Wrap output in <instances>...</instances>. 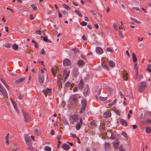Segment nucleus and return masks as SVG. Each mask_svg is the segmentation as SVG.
<instances>
[{
    "instance_id": "obj_45",
    "label": "nucleus",
    "mask_w": 151,
    "mask_h": 151,
    "mask_svg": "<svg viewBox=\"0 0 151 151\" xmlns=\"http://www.w3.org/2000/svg\"><path fill=\"white\" fill-rule=\"evenodd\" d=\"M31 6L34 10H37V7L36 6H35L34 4H32Z\"/></svg>"
},
{
    "instance_id": "obj_4",
    "label": "nucleus",
    "mask_w": 151,
    "mask_h": 151,
    "mask_svg": "<svg viewBox=\"0 0 151 151\" xmlns=\"http://www.w3.org/2000/svg\"><path fill=\"white\" fill-rule=\"evenodd\" d=\"M24 139L26 144L29 147V149L31 150L32 148L31 147L32 143L30 139V137L28 135H26L24 137Z\"/></svg>"
},
{
    "instance_id": "obj_12",
    "label": "nucleus",
    "mask_w": 151,
    "mask_h": 151,
    "mask_svg": "<svg viewBox=\"0 0 151 151\" xmlns=\"http://www.w3.org/2000/svg\"><path fill=\"white\" fill-rule=\"evenodd\" d=\"M69 72H67L66 70H64L63 71V76H65L64 79V81H65V80L67 79V78L69 76Z\"/></svg>"
},
{
    "instance_id": "obj_58",
    "label": "nucleus",
    "mask_w": 151,
    "mask_h": 151,
    "mask_svg": "<svg viewBox=\"0 0 151 151\" xmlns=\"http://www.w3.org/2000/svg\"><path fill=\"white\" fill-rule=\"evenodd\" d=\"M63 78H62V76L61 75H59L58 76V80H62Z\"/></svg>"
},
{
    "instance_id": "obj_60",
    "label": "nucleus",
    "mask_w": 151,
    "mask_h": 151,
    "mask_svg": "<svg viewBox=\"0 0 151 151\" xmlns=\"http://www.w3.org/2000/svg\"><path fill=\"white\" fill-rule=\"evenodd\" d=\"M23 97V95H22V94H20L19 95L18 98H19V99H22Z\"/></svg>"
},
{
    "instance_id": "obj_64",
    "label": "nucleus",
    "mask_w": 151,
    "mask_h": 151,
    "mask_svg": "<svg viewBox=\"0 0 151 151\" xmlns=\"http://www.w3.org/2000/svg\"><path fill=\"white\" fill-rule=\"evenodd\" d=\"M30 19L32 20L34 19V17H33V15L32 14H30Z\"/></svg>"
},
{
    "instance_id": "obj_14",
    "label": "nucleus",
    "mask_w": 151,
    "mask_h": 151,
    "mask_svg": "<svg viewBox=\"0 0 151 151\" xmlns=\"http://www.w3.org/2000/svg\"><path fill=\"white\" fill-rule=\"evenodd\" d=\"M96 52L99 54H101L103 53L104 51L101 48L97 47L96 48Z\"/></svg>"
},
{
    "instance_id": "obj_28",
    "label": "nucleus",
    "mask_w": 151,
    "mask_h": 151,
    "mask_svg": "<svg viewBox=\"0 0 151 151\" xmlns=\"http://www.w3.org/2000/svg\"><path fill=\"white\" fill-rule=\"evenodd\" d=\"M105 147L106 150H108L109 149L110 147V144L107 142L105 143Z\"/></svg>"
},
{
    "instance_id": "obj_52",
    "label": "nucleus",
    "mask_w": 151,
    "mask_h": 151,
    "mask_svg": "<svg viewBox=\"0 0 151 151\" xmlns=\"http://www.w3.org/2000/svg\"><path fill=\"white\" fill-rule=\"evenodd\" d=\"M119 151H125V150L122 148L121 145L119 147Z\"/></svg>"
},
{
    "instance_id": "obj_32",
    "label": "nucleus",
    "mask_w": 151,
    "mask_h": 151,
    "mask_svg": "<svg viewBox=\"0 0 151 151\" xmlns=\"http://www.w3.org/2000/svg\"><path fill=\"white\" fill-rule=\"evenodd\" d=\"M109 64L110 66L111 67H114L115 65L114 63L112 60H110L109 61Z\"/></svg>"
},
{
    "instance_id": "obj_48",
    "label": "nucleus",
    "mask_w": 151,
    "mask_h": 151,
    "mask_svg": "<svg viewBox=\"0 0 151 151\" xmlns=\"http://www.w3.org/2000/svg\"><path fill=\"white\" fill-rule=\"evenodd\" d=\"M73 51H74V52H75L77 53H79L80 51L79 50L77 49H73L72 50Z\"/></svg>"
},
{
    "instance_id": "obj_31",
    "label": "nucleus",
    "mask_w": 151,
    "mask_h": 151,
    "mask_svg": "<svg viewBox=\"0 0 151 151\" xmlns=\"http://www.w3.org/2000/svg\"><path fill=\"white\" fill-rule=\"evenodd\" d=\"M34 132L38 135H39L41 134V131L37 129H35L34 130Z\"/></svg>"
},
{
    "instance_id": "obj_47",
    "label": "nucleus",
    "mask_w": 151,
    "mask_h": 151,
    "mask_svg": "<svg viewBox=\"0 0 151 151\" xmlns=\"http://www.w3.org/2000/svg\"><path fill=\"white\" fill-rule=\"evenodd\" d=\"M100 100L102 101H104L107 99V98L106 97H101L100 98Z\"/></svg>"
},
{
    "instance_id": "obj_35",
    "label": "nucleus",
    "mask_w": 151,
    "mask_h": 151,
    "mask_svg": "<svg viewBox=\"0 0 151 151\" xmlns=\"http://www.w3.org/2000/svg\"><path fill=\"white\" fill-rule=\"evenodd\" d=\"M45 150L46 151H51V148L49 146H46L45 147Z\"/></svg>"
},
{
    "instance_id": "obj_46",
    "label": "nucleus",
    "mask_w": 151,
    "mask_h": 151,
    "mask_svg": "<svg viewBox=\"0 0 151 151\" xmlns=\"http://www.w3.org/2000/svg\"><path fill=\"white\" fill-rule=\"evenodd\" d=\"M119 35L122 38H124V37L123 35V33L121 31H119Z\"/></svg>"
},
{
    "instance_id": "obj_37",
    "label": "nucleus",
    "mask_w": 151,
    "mask_h": 151,
    "mask_svg": "<svg viewBox=\"0 0 151 151\" xmlns=\"http://www.w3.org/2000/svg\"><path fill=\"white\" fill-rule=\"evenodd\" d=\"M75 12L76 13V14L78 15L79 17H82V14L78 10H75Z\"/></svg>"
},
{
    "instance_id": "obj_62",
    "label": "nucleus",
    "mask_w": 151,
    "mask_h": 151,
    "mask_svg": "<svg viewBox=\"0 0 151 151\" xmlns=\"http://www.w3.org/2000/svg\"><path fill=\"white\" fill-rule=\"evenodd\" d=\"M48 40V39L47 37H44L43 38V40L45 42H47Z\"/></svg>"
},
{
    "instance_id": "obj_22",
    "label": "nucleus",
    "mask_w": 151,
    "mask_h": 151,
    "mask_svg": "<svg viewBox=\"0 0 151 151\" xmlns=\"http://www.w3.org/2000/svg\"><path fill=\"white\" fill-rule=\"evenodd\" d=\"M84 85V83L83 81L82 80H80L78 86L79 88L80 89H82Z\"/></svg>"
},
{
    "instance_id": "obj_3",
    "label": "nucleus",
    "mask_w": 151,
    "mask_h": 151,
    "mask_svg": "<svg viewBox=\"0 0 151 151\" xmlns=\"http://www.w3.org/2000/svg\"><path fill=\"white\" fill-rule=\"evenodd\" d=\"M78 119V116L76 114H73L70 117V122L71 124H73L75 122H77Z\"/></svg>"
},
{
    "instance_id": "obj_6",
    "label": "nucleus",
    "mask_w": 151,
    "mask_h": 151,
    "mask_svg": "<svg viewBox=\"0 0 151 151\" xmlns=\"http://www.w3.org/2000/svg\"><path fill=\"white\" fill-rule=\"evenodd\" d=\"M22 111L24 117L25 121L26 122H29L30 119V117L28 113L27 112L25 111L23 109L22 110Z\"/></svg>"
},
{
    "instance_id": "obj_5",
    "label": "nucleus",
    "mask_w": 151,
    "mask_h": 151,
    "mask_svg": "<svg viewBox=\"0 0 151 151\" xmlns=\"http://www.w3.org/2000/svg\"><path fill=\"white\" fill-rule=\"evenodd\" d=\"M0 91L4 96L6 98L8 97V96L6 91L0 83Z\"/></svg>"
},
{
    "instance_id": "obj_40",
    "label": "nucleus",
    "mask_w": 151,
    "mask_h": 151,
    "mask_svg": "<svg viewBox=\"0 0 151 151\" xmlns=\"http://www.w3.org/2000/svg\"><path fill=\"white\" fill-rule=\"evenodd\" d=\"M122 134L126 138V139L128 138V135H127V134L125 132L123 131L122 132Z\"/></svg>"
},
{
    "instance_id": "obj_10",
    "label": "nucleus",
    "mask_w": 151,
    "mask_h": 151,
    "mask_svg": "<svg viewBox=\"0 0 151 151\" xmlns=\"http://www.w3.org/2000/svg\"><path fill=\"white\" fill-rule=\"evenodd\" d=\"M122 77L125 81H127L128 78V73H127L125 72V71H124L122 73Z\"/></svg>"
},
{
    "instance_id": "obj_25",
    "label": "nucleus",
    "mask_w": 151,
    "mask_h": 151,
    "mask_svg": "<svg viewBox=\"0 0 151 151\" xmlns=\"http://www.w3.org/2000/svg\"><path fill=\"white\" fill-rule=\"evenodd\" d=\"M12 104L14 106V107L16 111L18 112H19L17 106V105L15 102L14 100L12 101Z\"/></svg>"
},
{
    "instance_id": "obj_26",
    "label": "nucleus",
    "mask_w": 151,
    "mask_h": 151,
    "mask_svg": "<svg viewBox=\"0 0 151 151\" xmlns=\"http://www.w3.org/2000/svg\"><path fill=\"white\" fill-rule=\"evenodd\" d=\"M132 60L134 63H136L137 60V58L134 53L132 54Z\"/></svg>"
},
{
    "instance_id": "obj_57",
    "label": "nucleus",
    "mask_w": 151,
    "mask_h": 151,
    "mask_svg": "<svg viewBox=\"0 0 151 151\" xmlns=\"http://www.w3.org/2000/svg\"><path fill=\"white\" fill-rule=\"evenodd\" d=\"M137 63H136L134 65V68L136 70V71L138 72V68L137 67Z\"/></svg>"
},
{
    "instance_id": "obj_9",
    "label": "nucleus",
    "mask_w": 151,
    "mask_h": 151,
    "mask_svg": "<svg viewBox=\"0 0 151 151\" xmlns=\"http://www.w3.org/2000/svg\"><path fill=\"white\" fill-rule=\"evenodd\" d=\"M63 65L64 66H66L70 64V61L68 59H65L63 60Z\"/></svg>"
},
{
    "instance_id": "obj_23",
    "label": "nucleus",
    "mask_w": 151,
    "mask_h": 151,
    "mask_svg": "<svg viewBox=\"0 0 151 151\" xmlns=\"http://www.w3.org/2000/svg\"><path fill=\"white\" fill-rule=\"evenodd\" d=\"M120 122L121 124L123 126H127V123L126 121L123 119H120Z\"/></svg>"
},
{
    "instance_id": "obj_16",
    "label": "nucleus",
    "mask_w": 151,
    "mask_h": 151,
    "mask_svg": "<svg viewBox=\"0 0 151 151\" xmlns=\"http://www.w3.org/2000/svg\"><path fill=\"white\" fill-rule=\"evenodd\" d=\"M113 144L114 147L115 149H118L119 146V143L118 140H116L113 143Z\"/></svg>"
},
{
    "instance_id": "obj_20",
    "label": "nucleus",
    "mask_w": 151,
    "mask_h": 151,
    "mask_svg": "<svg viewBox=\"0 0 151 151\" xmlns=\"http://www.w3.org/2000/svg\"><path fill=\"white\" fill-rule=\"evenodd\" d=\"M70 86L71 88H70L71 89L73 87V85L72 84H70V82H67L65 84V88H68Z\"/></svg>"
},
{
    "instance_id": "obj_19",
    "label": "nucleus",
    "mask_w": 151,
    "mask_h": 151,
    "mask_svg": "<svg viewBox=\"0 0 151 151\" xmlns=\"http://www.w3.org/2000/svg\"><path fill=\"white\" fill-rule=\"evenodd\" d=\"M111 115V112L109 111H107L104 114V117L105 118L110 117Z\"/></svg>"
},
{
    "instance_id": "obj_43",
    "label": "nucleus",
    "mask_w": 151,
    "mask_h": 151,
    "mask_svg": "<svg viewBox=\"0 0 151 151\" xmlns=\"http://www.w3.org/2000/svg\"><path fill=\"white\" fill-rule=\"evenodd\" d=\"M80 24L82 26H85L87 25V23L84 21H83L80 23Z\"/></svg>"
},
{
    "instance_id": "obj_50",
    "label": "nucleus",
    "mask_w": 151,
    "mask_h": 151,
    "mask_svg": "<svg viewBox=\"0 0 151 151\" xmlns=\"http://www.w3.org/2000/svg\"><path fill=\"white\" fill-rule=\"evenodd\" d=\"M102 65L105 68H106L107 69V65L105 63H102Z\"/></svg>"
},
{
    "instance_id": "obj_44",
    "label": "nucleus",
    "mask_w": 151,
    "mask_h": 151,
    "mask_svg": "<svg viewBox=\"0 0 151 151\" xmlns=\"http://www.w3.org/2000/svg\"><path fill=\"white\" fill-rule=\"evenodd\" d=\"M106 50L107 51H109L111 52H114V50L111 48L109 47H108L106 49Z\"/></svg>"
},
{
    "instance_id": "obj_42",
    "label": "nucleus",
    "mask_w": 151,
    "mask_h": 151,
    "mask_svg": "<svg viewBox=\"0 0 151 151\" xmlns=\"http://www.w3.org/2000/svg\"><path fill=\"white\" fill-rule=\"evenodd\" d=\"M40 53L42 55H45V52L44 49H42L40 51Z\"/></svg>"
},
{
    "instance_id": "obj_18",
    "label": "nucleus",
    "mask_w": 151,
    "mask_h": 151,
    "mask_svg": "<svg viewBox=\"0 0 151 151\" xmlns=\"http://www.w3.org/2000/svg\"><path fill=\"white\" fill-rule=\"evenodd\" d=\"M25 79V78H21L16 80L15 82L17 84H19L23 81Z\"/></svg>"
},
{
    "instance_id": "obj_11",
    "label": "nucleus",
    "mask_w": 151,
    "mask_h": 151,
    "mask_svg": "<svg viewBox=\"0 0 151 151\" xmlns=\"http://www.w3.org/2000/svg\"><path fill=\"white\" fill-rule=\"evenodd\" d=\"M39 75L38 81L40 83H42L44 79L43 75H42V74H39Z\"/></svg>"
},
{
    "instance_id": "obj_53",
    "label": "nucleus",
    "mask_w": 151,
    "mask_h": 151,
    "mask_svg": "<svg viewBox=\"0 0 151 151\" xmlns=\"http://www.w3.org/2000/svg\"><path fill=\"white\" fill-rule=\"evenodd\" d=\"M120 23L121 24L119 28V29H122V27L124 26V25L123 24L122 22H120Z\"/></svg>"
},
{
    "instance_id": "obj_21",
    "label": "nucleus",
    "mask_w": 151,
    "mask_h": 151,
    "mask_svg": "<svg viewBox=\"0 0 151 151\" xmlns=\"http://www.w3.org/2000/svg\"><path fill=\"white\" fill-rule=\"evenodd\" d=\"M9 134L8 133L6 135L5 137V139L6 140V143L7 145L9 144Z\"/></svg>"
},
{
    "instance_id": "obj_39",
    "label": "nucleus",
    "mask_w": 151,
    "mask_h": 151,
    "mask_svg": "<svg viewBox=\"0 0 151 151\" xmlns=\"http://www.w3.org/2000/svg\"><path fill=\"white\" fill-rule=\"evenodd\" d=\"M63 5L64 8L70 10V7L66 4H63Z\"/></svg>"
},
{
    "instance_id": "obj_17",
    "label": "nucleus",
    "mask_w": 151,
    "mask_h": 151,
    "mask_svg": "<svg viewBox=\"0 0 151 151\" xmlns=\"http://www.w3.org/2000/svg\"><path fill=\"white\" fill-rule=\"evenodd\" d=\"M0 80L1 82L3 83L8 90H9V88L8 85L6 84L5 81L2 78H1Z\"/></svg>"
},
{
    "instance_id": "obj_8",
    "label": "nucleus",
    "mask_w": 151,
    "mask_h": 151,
    "mask_svg": "<svg viewBox=\"0 0 151 151\" xmlns=\"http://www.w3.org/2000/svg\"><path fill=\"white\" fill-rule=\"evenodd\" d=\"M52 89L50 88H47L43 91V92L45 96L46 97L47 95H49L51 92Z\"/></svg>"
},
{
    "instance_id": "obj_38",
    "label": "nucleus",
    "mask_w": 151,
    "mask_h": 151,
    "mask_svg": "<svg viewBox=\"0 0 151 151\" xmlns=\"http://www.w3.org/2000/svg\"><path fill=\"white\" fill-rule=\"evenodd\" d=\"M114 111L118 115H120V112L118 110L116 109H114Z\"/></svg>"
},
{
    "instance_id": "obj_27",
    "label": "nucleus",
    "mask_w": 151,
    "mask_h": 151,
    "mask_svg": "<svg viewBox=\"0 0 151 151\" xmlns=\"http://www.w3.org/2000/svg\"><path fill=\"white\" fill-rule=\"evenodd\" d=\"M62 83L61 81V80H58V84L59 86V90H60L61 88H62Z\"/></svg>"
},
{
    "instance_id": "obj_2",
    "label": "nucleus",
    "mask_w": 151,
    "mask_h": 151,
    "mask_svg": "<svg viewBox=\"0 0 151 151\" xmlns=\"http://www.w3.org/2000/svg\"><path fill=\"white\" fill-rule=\"evenodd\" d=\"M82 106L81 107L79 112L80 114H82L84 112V111L86 108L87 104L86 101L85 99H83L81 101Z\"/></svg>"
},
{
    "instance_id": "obj_61",
    "label": "nucleus",
    "mask_w": 151,
    "mask_h": 151,
    "mask_svg": "<svg viewBox=\"0 0 151 151\" xmlns=\"http://www.w3.org/2000/svg\"><path fill=\"white\" fill-rule=\"evenodd\" d=\"M136 9L137 11H139L140 10L139 8L138 7H133L132 8V9Z\"/></svg>"
},
{
    "instance_id": "obj_24",
    "label": "nucleus",
    "mask_w": 151,
    "mask_h": 151,
    "mask_svg": "<svg viewBox=\"0 0 151 151\" xmlns=\"http://www.w3.org/2000/svg\"><path fill=\"white\" fill-rule=\"evenodd\" d=\"M62 147L65 150H68L70 147L68 145L64 144L62 145Z\"/></svg>"
},
{
    "instance_id": "obj_49",
    "label": "nucleus",
    "mask_w": 151,
    "mask_h": 151,
    "mask_svg": "<svg viewBox=\"0 0 151 151\" xmlns=\"http://www.w3.org/2000/svg\"><path fill=\"white\" fill-rule=\"evenodd\" d=\"M37 34L40 35L41 34V31L40 30H38L36 31L35 32Z\"/></svg>"
},
{
    "instance_id": "obj_63",
    "label": "nucleus",
    "mask_w": 151,
    "mask_h": 151,
    "mask_svg": "<svg viewBox=\"0 0 151 151\" xmlns=\"http://www.w3.org/2000/svg\"><path fill=\"white\" fill-rule=\"evenodd\" d=\"M62 12L63 13V14L65 15H66L67 14V12L65 10L62 11Z\"/></svg>"
},
{
    "instance_id": "obj_54",
    "label": "nucleus",
    "mask_w": 151,
    "mask_h": 151,
    "mask_svg": "<svg viewBox=\"0 0 151 151\" xmlns=\"http://www.w3.org/2000/svg\"><path fill=\"white\" fill-rule=\"evenodd\" d=\"M146 122L147 123L151 124V119H147V120L146 121Z\"/></svg>"
},
{
    "instance_id": "obj_51",
    "label": "nucleus",
    "mask_w": 151,
    "mask_h": 151,
    "mask_svg": "<svg viewBox=\"0 0 151 151\" xmlns=\"http://www.w3.org/2000/svg\"><path fill=\"white\" fill-rule=\"evenodd\" d=\"M147 70L149 71L150 73H151V69L149 67V65H147Z\"/></svg>"
},
{
    "instance_id": "obj_15",
    "label": "nucleus",
    "mask_w": 151,
    "mask_h": 151,
    "mask_svg": "<svg viewBox=\"0 0 151 151\" xmlns=\"http://www.w3.org/2000/svg\"><path fill=\"white\" fill-rule=\"evenodd\" d=\"M80 122L77 124L76 126V129L77 130H79L80 129L82 123V118H80Z\"/></svg>"
},
{
    "instance_id": "obj_55",
    "label": "nucleus",
    "mask_w": 151,
    "mask_h": 151,
    "mask_svg": "<svg viewBox=\"0 0 151 151\" xmlns=\"http://www.w3.org/2000/svg\"><path fill=\"white\" fill-rule=\"evenodd\" d=\"M61 106L64 107L65 105V103L64 101H63L61 104Z\"/></svg>"
},
{
    "instance_id": "obj_56",
    "label": "nucleus",
    "mask_w": 151,
    "mask_h": 151,
    "mask_svg": "<svg viewBox=\"0 0 151 151\" xmlns=\"http://www.w3.org/2000/svg\"><path fill=\"white\" fill-rule=\"evenodd\" d=\"M91 125H93V126H96V124L94 121L92 122H91Z\"/></svg>"
},
{
    "instance_id": "obj_29",
    "label": "nucleus",
    "mask_w": 151,
    "mask_h": 151,
    "mask_svg": "<svg viewBox=\"0 0 151 151\" xmlns=\"http://www.w3.org/2000/svg\"><path fill=\"white\" fill-rule=\"evenodd\" d=\"M78 64L79 66H83L85 64L84 62L82 60H79L78 62Z\"/></svg>"
},
{
    "instance_id": "obj_13",
    "label": "nucleus",
    "mask_w": 151,
    "mask_h": 151,
    "mask_svg": "<svg viewBox=\"0 0 151 151\" xmlns=\"http://www.w3.org/2000/svg\"><path fill=\"white\" fill-rule=\"evenodd\" d=\"M90 90L88 86H87L84 89V91L83 92V93L84 95L87 96L90 93Z\"/></svg>"
},
{
    "instance_id": "obj_34",
    "label": "nucleus",
    "mask_w": 151,
    "mask_h": 151,
    "mask_svg": "<svg viewBox=\"0 0 151 151\" xmlns=\"http://www.w3.org/2000/svg\"><path fill=\"white\" fill-rule=\"evenodd\" d=\"M130 19L132 20H133L134 22H135L138 24H141V23L139 21L137 20V19H134L133 18L131 17L130 18Z\"/></svg>"
},
{
    "instance_id": "obj_1",
    "label": "nucleus",
    "mask_w": 151,
    "mask_h": 151,
    "mask_svg": "<svg viewBox=\"0 0 151 151\" xmlns=\"http://www.w3.org/2000/svg\"><path fill=\"white\" fill-rule=\"evenodd\" d=\"M138 91L139 92H142L147 87V84L145 82H142L141 84L138 86Z\"/></svg>"
},
{
    "instance_id": "obj_36",
    "label": "nucleus",
    "mask_w": 151,
    "mask_h": 151,
    "mask_svg": "<svg viewBox=\"0 0 151 151\" xmlns=\"http://www.w3.org/2000/svg\"><path fill=\"white\" fill-rule=\"evenodd\" d=\"M12 47L14 50H16L18 49V46L17 45L14 44L12 45Z\"/></svg>"
},
{
    "instance_id": "obj_59",
    "label": "nucleus",
    "mask_w": 151,
    "mask_h": 151,
    "mask_svg": "<svg viewBox=\"0 0 151 151\" xmlns=\"http://www.w3.org/2000/svg\"><path fill=\"white\" fill-rule=\"evenodd\" d=\"M52 75H53L54 76H55L56 74L54 73V69L53 68H52Z\"/></svg>"
},
{
    "instance_id": "obj_7",
    "label": "nucleus",
    "mask_w": 151,
    "mask_h": 151,
    "mask_svg": "<svg viewBox=\"0 0 151 151\" xmlns=\"http://www.w3.org/2000/svg\"><path fill=\"white\" fill-rule=\"evenodd\" d=\"M78 101L77 97L75 95L72 96L70 99V103L73 104H76Z\"/></svg>"
},
{
    "instance_id": "obj_33",
    "label": "nucleus",
    "mask_w": 151,
    "mask_h": 151,
    "mask_svg": "<svg viewBox=\"0 0 151 151\" xmlns=\"http://www.w3.org/2000/svg\"><path fill=\"white\" fill-rule=\"evenodd\" d=\"M145 130L147 133H150L151 132V127H147L146 129Z\"/></svg>"
},
{
    "instance_id": "obj_41",
    "label": "nucleus",
    "mask_w": 151,
    "mask_h": 151,
    "mask_svg": "<svg viewBox=\"0 0 151 151\" xmlns=\"http://www.w3.org/2000/svg\"><path fill=\"white\" fill-rule=\"evenodd\" d=\"M113 28L115 29V30L117 31H118V28L117 26V24H114L113 25Z\"/></svg>"
},
{
    "instance_id": "obj_30",
    "label": "nucleus",
    "mask_w": 151,
    "mask_h": 151,
    "mask_svg": "<svg viewBox=\"0 0 151 151\" xmlns=\"http://www.w3.org/2000/svg\"><path fill=\"white\" fill-rule=\"evenodd\" d=\"M73 72L75 76L77 75L78 73V69L76 68L74 69L73 70Z\"/></svg>"
}]
</instances>
